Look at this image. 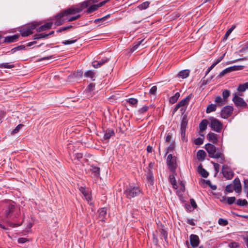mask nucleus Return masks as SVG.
<instances>
[{"label": "nucleus", "instance_id": "bf43d9fd", "mask_svg": "<svg viewBox=\"0 0 248 248\" xmlns=\"http://www.w3.org/2000/svg\"><path fill=\"white\" fill-rule=\"evenodd\" d=\"M225 55V53L223 54L222 56L219 57L215 62V64L217 65L218 63H219L224 58Z\"/></svg>", "mask_w": 248, "mask_h": 248}, {"label": "nucleus", "instance_id": "4468645a", "mask_svg": "<svg viewBox=\"0 0 248 248\" xmlns=\"http://www.w3.org/2000/svg\"><path fill=\"white\" fill-rule=\"evenodd\" d=\"M52 24H53L52 22H47L40 27H38V26H37L36 30L38 32H41L42 31H44L46 30L51 29Z\"/></svg>", "mask_w": 248, "mask_h": 248}, {"label": "nucleus", "instance_id": "79ce46f5", "mask_svg": "<svg viewBox=\"0 0 248 248\" xmlns=\"http://www.w3.org/2000/svg\"><path fill=\"white\" fill-rule=\"evenodd\" d=\"M48 36V34L46 33H42L38 34H36L34 36V39H39L40 38H45Z\"/></svg>", "mask_w": 248, "mask_h": 248}, {"label": "nucleus", "instance_id": "72a5a7b5", "mask_svg": "<svg viewBox=\"0 0 248 248\" xmlns=\"http://www.w3.org/2000/svg\"><path fill=\"white\" fill-rule=\"evenodd\" d=\"M187 125V123L184 120L181 122V134L183 135V134H185V131H186V128Z\"/></svg>", "mask_w": 248, "mask_h": 248}, {"label": "nucleus", "instance_id": "aec40b11", "mask_svg": "<svg viewBox=\"0 0 248 248\" xmlns=\"http://www.w3.org/2000/svg\"><path fill=\"white\" fill-rule=\"evenodd\" d=\"M198 172L204 178H206L209 175V173L204 169L202 168L201 164L198 166Z\"/></svg>", "mask_w": 248, "mask_h": 248}, {"label": "nucleus", "instance_id": "49530a36", "mask_svg": "<svg viewBox=\"0 0 248 248\" xmlns=\"http://www.w3.org/2000/svg\"><path fill=\"white\" fill-rule=\"evenodd\" d=\"M148 109H149V107L148 106H144L142 108H141L140 109H139V110H138V112L140 114H142V113H143L145 112L146 111H147Z\"/></svg>", "mask_w": 248, "mask_h": 248}, {"label": "nucleus", "instance_id": "c03bdc74", "mask_svg": "<svg viewBox=\"0 0 248 248\" xmlns=\"http://www.w3.org/2000/svg\"><path fill=\"white\" fill-rule=\"evenodd\" d=\"M109 16V15H108L103 17H101V18H97V19H95L94 21V22L95 23H99V22H103L105 21V20L107 18H108V17Z\"/></svg>", "mask_w": 248, "mask_h": 248}, {"label": "nucleus", "instance_id": "f257e3e1", "mask_svg": "<svg viewBox=\"0 0 248 248\" xmlns=\"http://www.w3.org/2000/svg\"><path fill=\"white\" fill-rule=\"evenodd\" d=\"M82 11V8H80L79 5L76 8H70L63 10L55 16L52 17L51 20H55L54 24L56 26H60L65 21L66 18H65V16L79 13Z\"/></svg>", "mask_w": 248, "mask_h": 248}, {"label": "nucleus", "instance_id": "bb28decb", "mask_svg": "<svg viewBox=\"0 0 248 248\" xmlns=\"http://www.w3.org/2000/svg\"><path fill=\"white\" fill-rule=\"evenodd\" d=\"M180 95L179 93H176L173 96L170 97L169 100L170 103L171 104H174L175 102H176L179 97H180Z\"/></svg>", "mask_w": 248, "mask_h": 248}, {"label": "nucleus", "instance_id": "e2e57ef3", "mask_svg": "<svg viewBox=\"0 0 248 248\" xmlns=\"http://www.w3.org/2000/svg\"><path fill=\"white\" fill-rule=\"evenodd\" d=\"M225 55V53L223 54L222 56L219 57L215 62V64L217 65L218 63H219L224 58Z\"/></svg>", "mask_w": 248, "mask_h": 248}, {"label": "nucleus", "instance_id": "c9c22d12", "mask_svg": "<svg viewBox=\"0 0 248 248\" xmlns=\"http://www.w3.org/2000/svg\"><path fill=\"white\" fill-rule=\"evenodd\" d=\"M223 98L227 102L228 97L230 95V91L228 90H224L222 91Z\"/></svg>", "mask_w": 248, "mask_h": 248}, {"label": "nucleus", "instance_id": "0eeeda50", "mask_svg": "<svg viewBox=\"0 0 248 248\" xmlns=\"http://www.w3.org/2000/svg\"><path fill=\"white\" fill-rule=\"evenodd\" d=\"M244 68V66L243 65H233L232 66H231L228 67L223 70H222L219 74L218 76L220 78L222 77L226 74L232 72L234 71H239L243 69Z\"/></svg>", "mask_w": 248, "mask_h": 248}, {"label": "nucleus", "instance_id": "f704fd0d", "mask_svg": "<svg viewBox=\"0 0 248 248\" xmlns=\"http://www.w3.org/2000/svg\"><path fill=\"white\" fill-rule=\"evenodd\" d=\"M98 6H97V5L96 4L92 5L88 8V9L87 10V12L89 14L97 10L98 9Z\"/></svg>", "mask_w": 248, "mask_h": 248}, {"label": "nucleus", "instance_id": "338daca9", "mask_svg": "<svg viewBox=\"0 0 248 248\" xmlns=\"http://www.w3.org/2000/svg\"><path fill=\"white\" fill-rule=\"evenodd\" d=\"M94 88H95V84L93 83H91L88 86L87 90L91 92L94 89Z\"/></svg>", "mask_w": 248, "mask_h": 248}, {"label": "nucleus", "instance_id": "774afa93", "mask_svg": "<svg viewBox=\"0 0 248 248\" xmlns=\"http://www.w3.org/2000/svg\"><path fill=\"white\" fill-rule=\"evenodd\" d=\"M233 182L234 184V186H241L240 180L238 178H235Z\"/></svg>", "mask_w": 248, "mask_h": 248}, {"label": "nucleus", "instance_id": "7ed1b4c3", "mask_svg": "<svg viewBox=\"0 0 248 248\" xmlns=\"http://www.w3.org/2000/svg\"><path fill=\"white\" fill-rule=\"evenodd\" d=\"M141 193V191L139 186L132 185H129L126 186L124 194L127 199H131L139 196Z\"/></svg>", "mask_w": 248, "mask_h": 248}, {"label": "nucleus", "instance_id": "4d7b16f0", "mask_svg": "<svg viewBox=\"0 0 248 248\" xmlns=\"http://www.w3.org/2000/svg\"><path fill=\"white\" fill-rule=\"evenodd\" d=\"M77 40H65L63 41L62 43L65 45H70L73 44L76 42Z\"/></svg>", "mask_w": 248, "mask_h": 248}, {"label": "nucleus", "instance_id": "473e14b6", "mask_svg": "<svg viewBox=\"0 0 248 248\" xmlns=\"http://www.w3.org/2000/svg\"><path fill=\"white\" fill-rule=\"evenodd\" d=\"M235 28V26H232L231 28L228 29L227 31L226 32L224 37H223V40H227L228 36L230 35V34L232 33V31Z\"/></svg>", "mask_w": 248, "mask_h": 248}, {"label": "nucleus", "instance_id": "7c9ffc66", "mask_svg": "<svg viewBox=\"0 0 248 248\" xmlns=\"http://www.w3.org/2000/svg\"><path fill=\"white\" fill-rule=\"evenodd\" d=\"M217 106L215 104H211L209 105L207 108L206 112L207 113H209L211 112L215 111L216 110Z\"/></svg>", "mask_w": 248, "mask_h": 248}, {"label": "nucleus", "instance_id": "f3484780", "mask_svg": "<svg viewBox=\"0 0 248 248\" xmlns=\"http://www.w3.org/2000/svg\"><path fill=\"white\" fill-rule=\"evenodd\" d=\"M207 138L213 143H217L218 141V139L217 138V135L214 133L210 132L207 135Z\"/></svg>", "mask_w": 248, "mask_h": 248}, {"label": "nucleus", "instance_id": "09e8293b", "mask_svg": "<svg viewBox=\"0 0 248 248\" xmlns=\"http://www.w3.org/2000/svg\"><path fill=\"white\" fill-rule=\"evenodd\" d=\"M23 126V124H18L13 131H12V134H16L19 130L21 129V128Z\"/></svg>", "mask_w": 248, "mask_h": 248}, {"label": "nucleus", "instance_id": "37998d69", "mask_svg": "<svg viewBox=\"0 0 248 248\" xmlns=\"http://www.w3.org/2000/svg\"><path fill=\"white\" fill-rule=\"evenodd\" d=\"M218 223L220 225L225 226L228 224V221L226 219L220 218L218 220Z\"/></svg>", "mask_w": 248, "mask_h": 248}, {"label": "nucleus", "instance_id": "69168bd1", "mask_svg": "<svg viewBox=\"0 0 248 248\" xmlns=\"http://www.w3.org/2000/svg\"><path fill=\"white\" fill-rule=\"evenodd\" d=\"M75 158H76L78 160H80L81 158L83 157V155L82 153H78L75 154Z\"/></svg>", "mask_w": 248, "mask_h": 248}, {"label": "nucleus", "instance_id": "2f4dec72", "mask_svg": "<svg viewBox=\"0 0 248 248\" xmlns=\"http://www.w3.org/2000/svg\"><path fill=\"white\" fill-rule=\"evenodd\" d=\"M236 204L239 206H247L248 204V202L245 199L242 200L239 199L237 201Z\"/></svg>", "mask_w": 248, "mask_h": 248}, {"label": "nucleus", "instance_id": "a19ab883", "mask_svg": "<svg viewBox=\"0 0 248 248\" xmlns=\"http://www.w3.org/2000/svg\"><path fill=\"white\" fill-rule=\"evenodd\" d=\"M80 191L84 195L85 198L87 200H90V195L86 192L85 189L84 187H81L80 188Z\"/></svg>", "mask_w": 248, "mask_h": 248}, {"label": "nucleus", "instance_id": "b1692460", "mask_svg": "<svg viewBox=\"0 0 248 248\" xmlns=\"http://www.w3.org/2000/svg\"><path fill=\"white\" fill-rule=\"evenodd\" d=\"M90 170L94 173V176L98 177L100 175V168L98 167L92 165Z\"/></svg>", "mask_w": 248, "mask_h": 248}, {"label": "nucleus", "instance_id": "58836bf2", "mask_svg": "<svg viewBox=\"0 0 248 248\" xmlns=\"http://www.w3.org/2000/svg\"><path fill=\"white\" fill-rule=\"evenodd\" d=\"M144 41V39H142L138 42H137L134 46H133L131 48V51L132 52L136 50L139 46H140V45L142 43V42Z\"/></svg>", "mask_w": 248, "mask_h": 248}, {"label": "nucleus", "instance_id": "680f3d73", "mask_svg": "<svg viewBox=\"0 0 248 248\" xmlns=\"http://www.w3.org/2000/svg\"><path fill=\"white\" fill-rule=\"evenodd\" d=\"M225 55V53L223 54L222 56L219 57L215 62V64L217 65L218 63H219L224 58Z\"/></svg>", "mask_w": 248, "mask_h": 248}, {"label": "nucleus", "instance_id": "393cba45", "mask_svg": "<svg viewBox=\"0 0 248 248\" xmlns=\"http://www.w3.org/2000/svg\"><path fill=\"white\" fill-rule=\"evenodd\" d=\"M169 179L173 187L175 189L177 188V183L174 176V172H173L172 174L170 175Z\"/></svg>", "mask_w": 248, "mask_h": 248}, {"label": "nucleus", "instance_id": "6e6552de", "mask_svg": "<svg viewBox=\"0 0 248 248\" xmlns=\"http://www.w3.org/2000/svg\"><path fill=\"white\" fill-rule=\"evenodd\" d=\"M39 25L38 24H31L28 26L26 28L21 31V34L22 36H28L32 33V31L36 29Z\"/></svg>", "mask_w": 248, "mask_h": 248}, {"label": "nucleus", "instance_id": "c756f323", "mask_svg": "<svg viewBox=\"0 0 248 248\" xmlns=\"http://www.w3.org/2000/svg\"><path fill=\"white\" fill-rule=\"evenodd\" d=\"M114 135V132L113 130L108 129L106 131V132L105 133L104 135V139L105 140L109 139L111 136Z\"/></svg>", "mask_w": 248, "mask_h": 248}, {"label": "nucleus", "instance_id": "9d476101", "mask_svg": "<svg viewBox=\"0 0 248 248\" xmlns=\"http://www.w3.org/2000/svg\"><path fill=\"white\" fill-rule=\"evenodd\" d=\"M233 108L231 106L224 107L221 111V116L224 119H226L231 116Z\"/></svg>", "mask_w": 248, "mask_h": 248}, {"label": "nucleus", "instance_id": "603ef678", "mask_svg": "<svg viewBox=\"0 0 248 248\" xmlns=\"http://www.w3.org/2000/svg\"><path fill=\"white\" fill-rule=\"evenodd\" d=\"M203 140L201 138H197L195 140H194V143L196 144V145H201L203 143Z\"/></svg>", "mask_w": 248, "mask_h": 248}, {"label": "nucleus", "instance_id": "39448f33", "mask_svg": "<svg viewBox=\"0 0 248 248\" xmlns=\"http://www.w3.org/2000/svg\"><path fill=\"white\" fill-rule=\"evenodd\" d=\"M167 165L171 171L175 172L176 168V158L171 154H169L167 158Z\"/></svg>", "mask_w": 248, "mask_h": 248}, {"label": "nucleus", "instance_id": "6ab92c4d", "mask_svg": "<svg viewBox=\"0 0 248 248\" xmlns=\"http://www.w3.org/2000/svg\"><path fill=\"white\" fill-rule=\"evenodd\" d=\"M190 71L189 70H182L178 74V77L183 79L186 78L188 77Z\"/></svg>", "mask_w": 248, "mask_h": 248}, {"label": "nucleus", "instance_id": "ea45409f", "mask_svg": "<svg viewBox=\"0 0 248 248\" xmlns=\"http://www.w3.org/2000/svg\"><path fill=\"white\" fill-rule=\"evenodd\" d=\"M126 101L128 102L130 105L135 106V107H136L138 102L137 99L134 98H129Z\"/></svg>", "mask_w": 248, "mask_h": 248}, {"label": "nucleus", "instance_id": "8fccbe9b", "mask_svg": "<svg viewBox=\"0 0 248 248\" xmlns=\"http://www.w3.org/2000/svg\"><path fill=\"white\" fill-rule=\"evenodd\" d=\"M233 189V186L232 184L228 185L225 187V191L227 192H232Z\"/></svg>", "mask_w": 248, "mask_h": 248}, {"label": "nucleus", "instance_id": "e433bc0d", "mask_svg": "<svg viewBox=\"0 0 248 248\" xmlns=\"http://www.w3.org/2000/svg\"><path fill=\"white\" fill-rule=\"evenodd\" d=\"M91 3V0H87L84 1V2L81 3L79 4L80 7L82 8V10H83L85 8H87L88 6Z\"/></svg>", "mask_w": 248, "mask_h": 248}, {"label": "nucleus", "instance_id": "5fc2aeb1", "mask_svg": "<svg viewBox=\"0 0 248 248\" xmlns=\"http://www.w3.org/2000/svg\"><path fill=\"white\" fill-rule=\"evenodd\" d=\"M160 233L161 235L163 236L165 240H166L167 239L168 236V233L166 231H165L164 229H162L160 231Z\"/></svg>", "mask_w": 248, "mask_h": 248}, {"label": "nucleus", "instance_id": "20e7f679", "mask_svg": "<svg viewBox=\"0 0 248 248\" xmlns=\"http://www.w3.org/2000/svg\"><path fill=\"white\" fill-rule=\"evenodd\" d=\"M15 208V205L10 201L4 203L3 209L2 210V215L6 217H10Z\"/></svg>", "mask_w": 248, "mask_h": 248}, {"label": "nucleus", "instance_id": "1a4fd4ad", "mask_svg": "<svg viewBox=\"0 0 248 248\" xmlns=\"http://www.w3.org/2000/svg\"><path fill=\"white\" fill-rule=\"evenodd\" d=\"M232 101L234 102L235 105L237 107L248 108L247 104L244 101L243 98L238 96L236 93L234 94V96L232 98Z\"/></svg>", "mask_w": 248, "mask_h": 248}, {"label": "nucleus", "instance_id": "a878e982", "mask_svg": "<svg viewBox=\"0 0 248 248\" xmlns=\"http://www.w3.org/2000/svg\"><path fill=\"white\" fill-rule=\"evenodd\" d=\"M191 98V95H189L188 96H187L186 97H185V98L183 99L182 100H181L179 103L178 104L181 106V107H184L185 106L186 104H188V103L189 102L190 99Z\"/></svg>", "mask_w": 248, "mask_h": 248}, {"label": "nucleus", "instance_id": "4be33fe9", "mask_svg": "<svg viewBox=\"0 0 248 248\" xmlns=\"http://www.w3.org/2000/svg\"><path fill=\"white\" fill-rule=\"evenodd\" d=\"M215 102L219 106H222L226 103V101L220 96H217L216 97Z\"/></svg>", "mask_w": 248, "mask_h": 248}, {"label": "nucleus", "instance_id": "a18cd8bd", "mask_svg": "<svg viewBox=\"0 0 248 248\" xmlns=\"http://www.w3.org/2000/svg\"><path fill=\"white\" fill-rule=\"evenodd\" d=\"M229 246L230 248H240V245L236 242H232L229 244Z\"/></svg>", "mask_w": 248, "mask_h": 248}, {"label": "nucleus", "instance_id": "dca6fc26", "mask_svg": "<svg viewBox=\"0 0 248 248\" xmlns=\"http://www.w3.org/2000/svg\"><path fill=\"white\" fill-rule=\"evenodd\" d=\"M98 212L100 221H104L105 217L107 214V209L105 208H102L98 210Z\"/></svg>", "mask_w": 248, "mask_h": 248}, {"label": "nucleus", "instance_id": "9b49d317", "mask_svg": "<svg viewBox=\"0 0 248 248\" xmlns=\"http://www.w3.org/2000/svg\"><path fill=\"white\" fill-rule=\"evenodd\" d=\"M221 170L224 177L229 180L232 179L233 176V173L229 167L226 165H223Z\"/></svg>", "mask_w": 248, "mask_h": 248}, {"label": "nucleus", "instance_id": "4c0bfd02", "mask_svg": "<svg viewBox=\"0 0 248 248\" xmlns=\"http://www.w3.org/2000/svg\"><path fill=\"white\" fill-rule=\"evenodd\" d=\"M14 64H10L8 63H0V68L11 69L14 67Z\"/></svg>", "mask_w": 248, "mask_h": 248}, {"label": "nucleus", "instance_id": "412c9836", "mask_svg": "<svg viewBox=\"0 0 248 248\" xmlns=\"http://www.w3.org/2000/svg\"><path fill=\"white\" fill-rule=\"evenodd\" d=\"M147 180L150 185H153L154 178L153 174L151 170H149L147 174Z\"/></svg>", "mask_w": 248, "mask_h": 248}, {"label": "nucleus", "instance_id": "2eb2a0df", "mask_svg": "<svg viewBox=\"0 0 248 248\" xmlns=\"http://www.w3.org/2000/svg\"><path fill=\"white\" fill-rule=\"evenodd\" d=\"M206 156V153L204 150H200L197 152V157L199 161H204L205 159Z\"/></svg>", "mask_w": 248, "mask_h": 248}, {"label": "nucleus", "instance_id": "ddd939ff", "mask_svg": "<svg viewBox=\"0 0 248 248\" xmlns=\"http://www.w3.org/2000/svg\"><path fill=\"white\" fill-rule=\"evenodd\" d=\"M109 60V58H104L99 61H93L92 62V65L94 68H97L100 67L101 65H102L104 63L108 62Z\"/></svg>", "mask_w": 248, "mask_h": 248}, {"label": "nucleus", "instance_id": "5701e85b", "mask_svg": "<svg viewBox=\"0 0 248 248\" xmlns=\"http://www.w3.org/2000/svg\"><path fill=\"white\" fill-rule=\"evenodd\" d=\"M207 124L208 121L205 119L202 120L199 124L200 131L202 132L204 131L206 129Z\"/></svg>", "mask_w": 248, "mask_h": 248}, {"label": "nucleus", "instance_id": "3c124183", "mask_svg": "<svg viewBox=\"0 0 248 248\" xmlns=\"http://www.w3.org/2000/svg\"><path fill=\"white\" fill-rule=\"evenodd\" d=\"M72 27V26L71 25H70V26H68L62 27L60 28L57 31V32H60L63 31H66V30H67L68 29H70V28H71Z\"/></svg>", "mask_w": 248, "mask_h": 248}, {"label": "nucleus", "instance_id": "0e129e2a", "mask_svg": "<svg viewBox=\"0 0 248 248\" xmlns=\"http://www.w3.org/2000/svg\"><path fill=\"white\" fill-rule=\"evenodd\" d=\"M233 189L236 193H239L241 190V186H233Z\"/></svg>", "mask_w": 248, "mask_h": 248}, {"label": "nucleus", "instance_id": "de8ad7c7", "mask_svg": "<svg viewBox=\"0 0 248 248\" xmlns=\"http://www.w3.org/2000/svg\"><path fill=\"white\" fill-rule=\"evenodd\" d=\"M235 200L236 199L235 197H228L227 203L230 205L232 204L235 202Z\"/></svg>", "mask_w": 248, "mask_h": 248}, {"label": "nucleus", "instance_id": "052dcab7", "mask_svg": "<svg viewBox=\"0 0 248 248\" xmlns=\"http://www.w3.org/2000/svg\"><path fill=\"white\" fill-rule=\"evenodd\" d=\"M225 55V53L223 54L222 56L219 57L215 62V64L217 65L218 63H219L224 58Z\"/></svg>", "mask_w": 248, "mask_h": 248}, {"label": "nucleus", "instance_id": "13d9d810", "mask_svg": "<svg viewBox=\"0 0 248 248\" xmlns=\"http://www.w3.org/2000/svg\"><path fill=\"white\" fill-rule=\"evenodd\" d=\"M211 163L213 164L215 170L216 171V172H218L220 167L218 163H215L213 161H212Z\"/></svg>", "mask_w": 248, "mask_h": 248}, {"label": "nucleus", "instance_id": "c85d7f7f", "mask_svg": "<svg viewBox=\"0 0 248 248\" xmlns=\"http://www.w3.org/2000/svg\"><path fill=\"white\" fill-rule=\"evenodd\" d=\"M84 76L86 78H89L92 80H94L95 73L92 70H88L84 74Z\"/></svg>", "mask_w": 248, "mask_h": 248}, {"label": "nucleus", "instance_id": "423d86ee", "mask_svg": "<svg viewBox=\"0 0 248 248\" xmlns=\"http://www.w3.org/2000/svg\"><path fill=\"white\" fill-rule=\"evenodd\" d=\"M210 126L212 130L217 132H220L222 128V124L221 122L214 118L210 119Z\"/></svg>", "mask_w": 248, "mask_h": 248}, {"label": "nucleus", "instance_id": "864d4df0", "mask_svg": "<svg viewBox=\"0 0 248 248\" xmlns=\"http://www.w3.org/2000/svg\"><path fill=\"white\" fill-rule=\"evenodd\" d=\"M157 91V87L155 86H153L150 90L149 93L152 94H155Z\"/></svg>", "mask_w": 248, "mask_h": 248}, {"label": "nucleus", "instance_id": "cd10ccee", "mask_svg": "<svg viewBox=\"0 0 248 248\" xmlns=\"http://www.w3.org/2000/svg\"><path fill=\"white\" fill-rule=\"evenodd\" d=\"M150 5V2L146 1L140 4L137 6V8L139 9L140 10H142L146 9Z\"/></svg>", "mask_w": 248, "mask_h": 248}, {"label": "nucleus", "instance_id": "f8f14e48", "mask_svg": "<svg viewBox=\"0 0 248 248\" xmlns=\"http://www.w3.org/2000/svg\"><path fill=\"white\" fill-rule=\"evenodd\" d=\"M190 242L193 248L198 246L200 243L199 236L196 234H191L189 236Z\"/></svg>", "mask_w": 248, "mask_h": 248}, {"label": "nucleus", "instance_id": "f03ea898", "mask_svg": "<svg viewBox=\"0 0 248 248\" xmlns=\"http://www.w3.org/2000/svg\"><path fill=\"white\" fill-rule=\"evenodd\" d=\"M208 155L211 158L219 159L220 163L223 164L225 161V156L220 149L211 143H207L205 146Z\"/></svg>", "mask_w": 248, "mask_h": 248}, {"label": "nucleus", "instance_id": "a211bd4d", "mask_svg": "<svg viewBox=\"0 0 248 248\" xmlns=\"http://www.w3.org/2000/svg\"><path fill=\"white\" fill-rule=\"evenodd\" d=\"M18 35H13L11 36H7L5 38L4 42H15L18 38Z\"/></svg>", "mask_w": 248, "mask_h": 248}, {"label": "nucleus", "instance_id": "6e6d98bb", "mask_svg": "<svg viewBox=\"0 0 248 248\" xmlns=\"http://www.w3.org/2000/svg\"><path fill=\"white\" fill-rule=\"evenodd\" d=\"M80 17V15H78L76 16H72V17L69 18L68 19L67 21L69 22H71V21H74V20H76L78 19Z\"/></svg>", "mask_w": 248, "mask_h": 248}]
</instances>
